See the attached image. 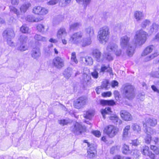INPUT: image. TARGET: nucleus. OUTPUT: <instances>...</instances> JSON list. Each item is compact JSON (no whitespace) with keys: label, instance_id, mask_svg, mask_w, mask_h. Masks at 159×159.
<instances>
[{"label":"nucleus","instance_id":"dca6fc26","mask_svg":"<svg viewBox=\"0 0 159 159\" xmlns=\"http://www.w3.org/2000/svg\"><path fill=\"white\" fill-rule=\"evenodd\" d=\"M120 114L121 118L125 120L129 121L132 119L130 114L125 110L121 111Z\"/></svg>","mask_w":159,"mask_h":159},{"label":"nucleus","instance_id":"4be33fe9","mask_svg":"<svg viewBox=\"0 0 159 159\" xmlns=\"http://www.w3.org/2000/svg\"><path fill=\"white\" fill-rule=\"evenodd\" d=\"M91 79L90 77L87 74H83L81 78V81L84 84H90V80Z\"/></svg>","mask_w":159,"mask_h":159},{"label":"nucleus","instance_id":"72a5a7b5","mask_svg":"<svg viewBox=\"0 0 159 159\" xmlns=\"http://www.w3.org/2000/svg\"><path fill=\"white\" fill-rule=\"evenodd\" d=\"M101 112L103 118L105 119V116L106 114L111 115L112 112L111 110V108L109 107H108L104 109H102L101 111Z\"/></svg>","mask_w":159,"mask_h":159},{"label":"nucleus","instance_id":"2f4dec72","mask_svg":"<svg viewBox=\"0 0 159 159\" xmlns=\"http://www.w3.org/2000/svg\"><path fill=\"white\" fill-rule=\"evenodd\" d=\"M34 38L35 41H37L45 42L47 41V39L46 38L42 36L40 34H35L34 36Z\"/></svg>","mask_w":159,"mask_h":159},{"label":"nucleus","instance_id":"79ce46f5","mask_svg":"<svg viewBox=\"0 0 159 159\" xmlns=\"http://www.w3.org/2000/svg\"><path fill=\"white\" fill-rule=\"evenodd\" d=\"M150 21L149 20L146 19L143 20L141 23V26L143 29L145 28L147 26L150 24Z\"/></svg>","mask_w":159,"mask_h":159},{"label":"nucleus","instance_id":"f8f14e48","mask_svg":"<svg viewBox=\"0 0 159 159\" xmlns=\"http://www.w3.org/2000/svg\"><path fill=\"white\" fill-rule=\"evenodd\" d=\"M88 147H89V148L87 151L88 156L89 158H93L97 153L96 147L94 146L92 144L89 143H88Z\"/></svg>","mask_w":159,"mask_h":159},{"label":"nucleus","instance_id":"338daca9","mask_svg":"<svg viewBox=\"0 0 159 159\" xmlns=\"http://www.w3.org/2000/svg\"><path fill=\"white\" fill-rule=\"evenodd\" d=\"M111 95L110 92L108 91L106 92H104L102 94V96L104 97H110Z\"/></svg>","mask_w":159,"mask_h":159},{"label":"nucleus","instance_id":"a18cd8bd","mask_svg":"<svg viewBox=\"0 0 159 159\" xmlns=\"http://www.w3.org/2000/svg\"><path fill=\"white\" fill-rule=\"evenodd\" d=\"M149 147L147 146H145L143 147L142 152V154L145 156H147L149 154L150 151H149Z\"/></svg>","mask_w":159,"mask_h":159},{"label":"nucleus","instance_id":"cd10ccee","mask_svg":"<svg viewBox=\"0 0 159 159\" xmlns=\"http://www.w3.org/2000/svg\"><path fill=\"white\" fill-rule=\"evenodd\" d=\"M100 68L97 66H95L93 68V71L91 73V75L92 77L95 79L98 77V71H99Z\"/></svg>","mask_w":159,"mask_h":159},{"label":"nucleus","instance_id":"2eb2a0df","mask_svg":"<svg viewBox=\"0 0 159 159\" xmlns=\"http://www.w3.org/2000/svg\"><path fill=\"white\" fill-rule=\"evenodd\" d=\"M67 35V32L65 28L63 27H61L58 30L56 36L58 39H60L65 38Z\"/></svg>","mask_w":159,"mask_h":159},{"label":"nucleus","instance_id":"f3484780","mask_svg":"<svg viewBox=\"0 0 159 159\" xmlns=\"http://www.w3.org/2000/svg\"><path fill=\"white\" fill-rule=\"evenodd\" d=\"M159 29V25L156 23H153L150 26L148 33L149 34H152L153 33H156Z\"/></svg>","mask_w":159,"mask_h":159},{"label":"nucleus","instance_id":"13d9d810","mask_svg":"<svg viewBox=\"0 0 159 159\" xmlns=\"http://www.w3.org/2000/svg\"><path fill=\"white\" fill-rule=\"evenodd\" d=\"M48 12V9L43 7H42L41 12V13L40 15L41 16H44L46 14H47Z\"/></svg>","mask_w":159,"mask_h":159},{"label":"nucleus","instance_id":"c03bdc74","mask_svg":"<svg viewBox=\"0 0 159 159\" xmlns=\"http://www.w3.org/2000/svg\"><path fill=\"white\" fill-rule=\"evenodd\" d=\"M132 128L134 131L138 133H139L141 131L140 127L137 124H133L132 125Z\"/></svg>","mask_w":159,"mask_h":159},{"label":"nucleus","instance_id":"864d4df0","mask_svg":"<svg viewBox=\"0 0 159 159\" xmlns=\"http://www.w3.org/2000/svg\"><path fill=\"white\" fill-rule=\"evenodd\" d=\"M133 156L135 158H137L139 156V152L137 150H134L132 152Z\"/></svg>","mask_w":159,"mask_h":159},{"label":"nucleus","instance_id":"de8ad7c7","mask_svg":"<svg viewBox=\"0 0 159 159\" xmlns=\"http://www.w3.org/2000/svg\"><path fill=\"white\" fill-rule=\"evenodd\" d=\"M130 128V126L129 125H127L125 127L123 130V137H125L127 136L128 133V131L129 130Z\"/></svg>","mask_w":159,"mask_h":159},{"label":"nucleus","instance_id":"20e7f679","mask_svg":"<svg viewBox=\"0 0 159 159\" xmlns=\"http://www.w3.org/2000/svg\"><path fill=\"white\" fill-rule=\"evenodd\" d=\"M15 34L13 30L12 29H7L3 33L4 38L7 40L8 44L11 47L14 46V42L12 39L15 36Z\"/></svg>","mask_w":159,"mask_h":159},{"label":"nucleus","instance_id":"4c0bfd02","mask_svg":"<svg viewBox=\"0 0 159 159\" xmlns=\"http://www.w3.org/2000/svg\"><path fill=\"white\" fill-rule=\"evenodd\" d=\"M71 0H60L59 4L62 7H65L68 5Z\"/></svg>","mask_w":159,"mask_h":159},{"label":"nucleus","instance_id":"680f3d73","mask_svg":"<svg viewBox=\"0 0 159 159\" xmlns=\"http://www.w3.org/2000/svg\"><path fill=\"white\" fill-rule=\"evenodd\" d=\"M92 133L95 136L98 137H99L101 135V133L99 131H92Z\"/></svg>","mask_w":159,"mask_h":159},{"label":"nucleus","instance_id":"c9c22d12","mask_svg":"<svg viewBox=\"0 0 159 159\" xmlns=\"http://www.w3.org/2000/svg\"><path fill=\"white\" fill-rule=\"evenodd\" d=\"M93 116V112L92 111H87L84 114V116L85 118L89 119H91Z\"/></svg>","mask_w":159,"mask_h":159},{"label":"nucleus","instance_id":"1a4fd4ad","mask_svg":"<svg viewBox=\"0 0 159 159\" xmlns=\"http://www.w3.org/2000/svg\"><path fill=\"white\" fill-rule=\"evenodd\" d=\"M52 64L55 67L60 69L64 66V60L60 57H56L52 61Z\"/></svg>","mask_w":159,"mask_h":159},{"label":"nucleus","instance_id":"423d86ee","mask_svg":"<svg viewBox=\"0 0 159 159\" xmlns=\"http://www.w3.org/2000/svg\"><path fill=\"white\" fill-rule=\"evenodd\" d=\"M87 102V99L84 97H81L76 99L74 103V107L77 109L83 108Z\"/></svg>","mask_w":159,"mask_h":159},{"label":"nucleus","instance_id":"774afa93","mask_svg":"<svg viewBox=\"0 0 159 159\" xmlns=\"http://www.w3.org/2000/svg\"><path fill=\"white\" fill-rule=\"evenodd\" d=\"M111 85L112 87L114 88L115 86H118V83L116 80H113L111 82Z\"/></svg>","mask_w":159,"mask_h":159},{"label":"nucleus","instance_id":"b1692460","mask_svg":"<svg viewBox=\"0 0 159 159\" xmlns=\"http://www.w3.org/2000/svg\"><path fill=\"white\" fill-rule=\"evenodd\" d=\"M146 124L145 123H143V124H146V125H149L151 126H155L157 124V121L156 119L154 118H148L147 119L146 121ZM148 127H147V128Z\"/></svg>","mask_w":159,"mask_h":159},{"label":"nucleus","instance_id":"9b49d317","mask_svg":"<svg viewBox=\"0 0 159 159\" xmlns=\"http://www.w3.org/2000/svg\"><path fill=\"white\" fill-rule=\"evenodd\" d=\"M92 55L98 62H101L103 61L104 57L102 55L101 52L97 49H94L92 52Z\"/></svg>","mask_w":159,"mask_h":159},{"label":"nucleus","instance_id":"6ab92c4d","mask_svg":"<svg viewBox=\"0 0 159 159\" xmlns=\"http://www.w3.org/2000/svg\"><path fill=\"white\" fill-rule=\"evenodd\" d=\"M126 48H127L126 50L127 55L129 57H132L134 53L135 47L129 44Z\"/></svg>","mask_w":159,"mask_h":159},{"label":"nucleus","instance_id":"c756f323","mask_svg":"<svg viewBox=\"0 0 159 159\" xmlns=\"http://www.w3.org/2000/svg\"><path fill=\"white\" fill-rule=\"evenodd\" d=\"M31 6V4L30 2H26L23 4L20 8L21 12L25 13Z\"/></svg>","mask_w":159,"mask_h":159},{"label":"nucleus","instance_id":"e433bc0d","mask_svg":"<svg viewBox=\"0 0 159 159\" xmlns=\"http://www.w3.org/2000/svg\"><path fill=\"white\" fill-rule=\"evenodd\" d=\"M122 151L123 154H128L130 153V151L129 149V147L127 145L124 144L122 148Z\"/></svg>","mask_w":159,"mask_h":159},{"label":"nucleus","instance_id":"69168bd1","mask_svg":"<svg viewBox=\"0 0 159 159\" xmlns=\"http://www.w3.org/2000/svg\"><path fill=\"white\" fill-rule=\"evenodd\" d=\"M114 52H115L116 55L117 56H119L121 54V50L120 49H118V48L116 51H114Z\"/></svg>","mask_w":159,"mask_h":159},{"label":"nucleus","instance_id":"3c124183","mask_svg":"<svg viewBox=\"0 0 159 159\" xmlns=\"http://www.w3.org/2000/svg\"><path fill=\"white\" fill-rule=\"evenodd\" d=\"M71 60L72 61L74 62L75 63L77 64L78 62L76 59V54L75 52H73L71 53Z\"/></svg>","mask_w":159,"mask_h":159},{"label":"nucleus","instance_id":"bb28decb","mask_svg":"<svg viewBox=\"0 0 159 159\" xmlns=\"http://www.w3.org/2000/svg\"><path fill=\"white\" fill-rule=\"evenodd\" d=\"M86 34L89 37L91 38L93 36L94 34V30L93 27H89L85 30Z\"/></svg>","mask_w":159,"mask_h":159},{"label":"nucleus","instance_id":"f704fd0d","mask_svg":"<svg viewBox=\"0 0 159 159\" xmlns=\"http://www.w3.org/2000/svg\"><path fill=\"white\" fill-rule=\"evenodd\" d=\"M110 119L114 123H116L117 125V123H118L119 125H120L122 123L121 120L119 119L118 117L116 115L110 116Z\"/></svg>","mask_w":159,"mask_h":159},{"label":"nucleus","instance_id":"49530a36","mask_svg":"<svg viewBox=\"0 0 159 159\" xmlns=\"http://www.w3.org/2000/svg\"><path fill=\"white\" fill-rule=\"evenodd\" d=\"M27 39V37L25 35H21L19 40L21 43H26Z\"/></svg>","mask_w":159,"mask_h":159},{"label":"nucleus","instance_id":"5fc2aeb1","mask_svg":"<svg viewBox=\"0 0 159 159\" xmlns=\"http://www.w3.org/2000/svg\"><path fill=\"white\" fill-rule=\"evenodd\" d=\"M37 30L40 32H43L44 30V27L42 24H39L37 26Z\"/></svg>","mask_w":159,"mask_h":159},{"label":"nucleus","instance_id":"412c9836","mask_svg":"<svg viewBox=\"0 0 159 159\" xmlns=\"http://www.w3.org/2000/svg\"><path fill=\"white\" fill-rule=\"evenodd\" d=\"M82 60L84 61V63L87 65H92L93 63V60L92 58L89 56H86L82 58Z\"/></svg>","mask_w":159,"mask_h":159},{"label":"nucleus","instance_id":"473e14b6","mask_svg":"<svg viewBox=\"0 0 159 159\" xmlns=\"http://www.w3.org/2000/svg\"><path fill=\"white\" fill-rule=\"evenodd\" d=\"M77 2L82 4L84 8L90 3L91 0H76Z\"/></svg>","mask_w":159,"mask_h":159},{"label":"nucleus","instance_id":"7c9ffc66","mask_svg":"<svg viewBox=\"0 0 159 159\" xmlns=\"http://www.w3.org/2000/svg\"><path fill=\"white\" fill-rule=\"evenodd\" d=\"M91 38L88 37L84 38L82 43L81 45L83 47H85L91 44Z\"/></svg>","mask_w":159,"mask_h":159},{"label":"nucleus","instance_id":"aec40b11","mask_svg":"<svg viewBox=\"0 0 159 159\" xmlns=\"http://www.w3.org/2000/svg\"><path fill=\"white\" fill-rule=\"evenodd\" d=\"M73 74V70L72 68L68 67L65 69L63 73L64 76L67 79H69Z\"/></svg>","mask_w":159,"mask_h":159},{"label":"nucleus","instance_id":"052dcab7","mask_svg":"<svg viewBox=\"0 0 159 159\" xmlns=\"http://www.w3.org/2000/svg\"><path fill=\"white\" fill-rule=\"evenodd\" d=\"M59 0H51L48 2V4L53 5L57 4Z\"/></svg>","mask_w":159,"mask_h":159},{"label":"nucleus","instance_id":"a19ab883","mask_svg":"<svg viewBox=\"0 0 159 159\" xmlns=\"http://www.w3.org/2000/svg\"><path fill=\"white\" fill-rule=\"evenodd\" d=\"M101 86L102 87V89H107L108 88H109L108 86H110L108 81L106 80H103Z\"/></svg>","mask_w":159,"mask_h":159},{"label":"nucleus","instance_id":"a211bd4d","mask_svg":"<svg viewBox=\"0 0 159 159\" xmlns=\"http://www.w3.org/2000/svg\"><path fill=\"white\" fill-rule=\"evenodd\" d=\"M26 20L29 22H38L43 20L42 18H35L33 15H29L25 18Z\"/></svg>","mask_w":159,"mask_h":159},{"label":"nucleus","instance_id":"f257e3e1","mask_svg":"<svg viewBox=\"0 0 159 159\" xmlns=\"http://www.w3.org/2000/svg\"><path fill=\"white\" fill-rule=\"evenodd\" d=\"M147 32L142 29L137 31L134 37V44L136 46H140L143 44L147 39Z\"/></svg>","mask_w":159,"mask_h":159},{"label":"nucleus","instance_id":"4d7b16f0","mask_svg":"<svg viewBox=\"0 0 159 159\" xmlns=\"http://www.w3.org/2000/svg\"><path fill=\"white\" fill-rule=\"evenodd\" d=\"M9 8L11 12H12L17 15L19 14V12L17 10L15 7L11 6L9 7Z\"/></svg>","mask_w":159,"mask_h":159},{"label":"nucleus","instance_id":"09e8293b","mask_svg":"<svg viewBox=\"0 0 159 159\" xmlns=\"http://www.w3.org/2000/svg\"><path fill=\"white\" fill-rule=\"evenodd\" d=\"M20 30L23 33H27L29 31V28L26 25H23L20 27Z\"/></svg>","mask_w":159,"mask_h":159},{"label":"nucleus","instance_id":"f03ea898","mask_svg":"<svg viewBox=\"0 0 159 159\" xmlns=\"http://www.w3.org/2000/svg\"><path fill=\"white\" fill-rule=\"evenodd\" d=\"M110 32L108 26H105L100 29L97 37L100 43L102 44H105L109 39Z\"/></svg>","mask_w":159,"mask_h":159},{"label":"nucleus","instance_id":"ddd939ff","mask_svg":"<svg viewBox=\"0 0 159 159\" xmlns=\"http://www.w3.org/2000/svg\"><path fill=\"white\" fill-rule=\"evenodd\" d=\"M143 127L145 128L144 131L147 134V136L145 137L144 140L145 143L148 144H149L151 141V136L150 135L151 133L148 131H150L151 128L150 127L147 128V125L146 124H143Z\"/></svg>","mask_w":159,"mask_h":159},{"label":"nucleus","instance_id":"9d476101","mask_svg":"<svg viewBox=\"0 0 159 159\" xmlns=\"http://www.w3.org/2000/svg\"><path fill=\"white\" fill-rule=\"evenodd\" d=\"M130 38L127 35H125L121 37L120 39V45L123 49L125 48L129 44V41Z\"/></svg>","mask_w":159,"mask_h":159},{"label":"nucleus","instance_id":"c85d7f7f","mask_svg":"<svg viewBox=\"0 0 159 159\" xmlns=\"http://www.w3.org/2000/svg\"><path fill=\"white\" fill-rule=\"evenodd\" d=\"M154 47L153 45L149 46L146 48L142 54V56H145L150 53L154 49Z\"/></svg>","mask_w":159,"mask_h":159},{"label":"nucleus","instance_id":"a878e982","mask_svg":"<svg viewBox=\"0 0 159 159\" xmlns=\"http://www.w3.org/2000/svg\"><path fill=\"white\" fill-rule=\"evenodd\" d=\"M100 103L101 105L102 106L108 105V106H113L116 103L113 100H102L100 101Z\"/></svg>","mask_w":159,"mask_h":159},{"label":"nucleus","instance_id":"58836bf2","mask_svg":"<svg viewBox=\"0 0 159 159\" xmlns=\"http://www.w3.org/2000/svg\"><path fill=\"white\" fill-rule=\"evenodd\" d=\"M80 25V23L79 22H75L71 24L70 25V30H76Z\"/></svg>","mask_w":159,"mask_h":159},{"label":"nucleus","instance_id":"5701e85b","mask_svg":"<svg viewBox=\"0 0 159 159\" xmlns=\"http://www.w3.org/2000/svg\"><path fill=\"white\" fill-rule=\"evenodd\" d=\"M134 16L136 21H138L141 20L143 17V14L140 11H136L134 13Z\"/></svg>","mask_w":159,"mask_h":159},{"label":"nucleus","instance_id":"6e6552de","mask_svg":"<svg viewBox=\"0 0 159 159\" xmlns=\"http://www.w3.org/2000/svg\"><path fill=\"white\" fill-rule=\"evenodd\" d=\"M83 33L81 31L75 33L70 37L69 41L71 42L77 44L80 42V39L83 36Z\"/></svg>","mask_w":159,"mask_h":159},{"label":"nucleus","instance_id":"6e6d98bb","mask_svg":"<svg viewBox=\"0 0 159 159\" xmlns=\"http://www.w3.org/2000/svg\"><path fill=\"white\" fill-rule=\"evenodd\" d=\"M119 149V147L118 146H114L112 147L111 149V153L113 154L117 152Z\"/></svg>","mask_w":159,"mask_h":159},{"label":"nucleus","instance_id":"4468645a","mask_svg":"<svg viewBox=\"0 0 159 159\" xmlns=\"http://www.w3.org/2000/svg\"><path fill=\"white\" fill-rule=\"evenodd\" d=\"M31 57L34 59H37L41 56L40 48L38 47L34 48L31 51Z\"/></svg>","mask_w":159,"mask_h":159},{"label":"nucleus","instance_id":"393cba45","mask_svg":"<svg viewBox=\"0 0 159 159\" xmlns=\"http://www.w3.org/2000/svg\"><path fill=\"white\" fill-rule=\"evenodd\" d=\"M118 48V46L115 43H110L107 47V50L108 52H114Z\"/></svg>","mask_w":159,"mask_h":159},{"label":"nucleus","instance_id":"8fccbe9b","mask_svg":"<svg viewBox=\"0 0 159 159\" xmlns=\"http://www.w3.org/2000/svg\"><path fill=\"white\" fill-rule=\"evenodd\" d=\"M110 69V68L109 67L106 66L104 65H102L101 67V69H100L99 73H104L106 71H107Z\"/></svg>","mask_w":159,"mask_h":159},{"label":"nucleus","instance_id":"7ed1b4c3","mask_svg":"<svg viewBox=\"0 0 159 159\" xmlns=\"http://www.w3.org/2000/svg\"><path fill=\"white\" fill-rule=\"evenodd\" d=\"M123 93L125 97L129 100L132 99L135 96L134 87L129 84H126L123 86Z\"/></svg>","mask_w":159,"mask_h":159},{"label":"nucleus","instance_id":"603ef678","mask_svg":"<svg viewBox=\"0 0 159 159\" xmlns=\"http://www.w3.org/2000/svg\"><path fill=\"white\" fill-rule=\"evenodd\" d=\"M41 7V6H39L34 7L33 9V13L35 14L38 15Z\"/></svg>","mask_w":159,"mask_h":159},{"label":"nucleus","instance_id":"0eeeda50","mask_svg":"<svg viewBox=\"0 0 159 159\" xmlns=\"http://www.w3.org/2000/svg\"><path fill=\"white\" fill-rule=\"evenodd\" d=\"M70 129L75 134L77 135L82 134L85 130V128L77 122L75 123L74 126L71 128Z\"/></svg>","mask_w":159,"mask_h":159},{"label":"nucleus","instance_id":"37998d69","mask_svg":"<svg viewBox=\"0 0 159 159\" xmlns=\"http://www.w3.org/2000/svg\"><path fill=\"white\" fill-rule=\"evenodd\" d=\"M159 55V53L157 52H155L153 54H152L150 56L146 57L145 58V61H149L154 57H157Z\"/></svg>","mask_w":159,"mask_h":159},{"label":"nucleus","instance_id":"ea45409f","mask_svg":"<svg viewBox=\"0 0 159 159\" xmlns=\"http://www.w3.org/2000/svg\"><path fill=\"white\" fill-rule=\"evenodd\" d=\"M17 50L20 52H23L27 50L28 48L24 43H20V46L18 47Z\"/></svg>","mask_w":159,"mask_h":159},{"label":"nucleus","instance_id":"bf43d9fd","mask_svg":"<svg viewBox=\"0 0 159 159\" xmlns=\"http://www.w3.org/2000/svg\"><path fill=\"white\" fill-rule=\"evenodd\" d=\"M59 123L62 126L66 125L68 123V120H61L59 121Z\"/></svg>","mask_w":159,"mask_h":159},{"label":"nucleus","instance_id":"39448f33","mask_svg":"<svg viewBox=\"0 0 159 159\" xmlns=\"http://www.w3.org/2000/svg\"><path fill=\"white\" fill-rule=\"evenodd\" d=\"M118 131V129L114 126L109 125L105 127L103 132L110 138H113L117 134Z\"/></svg>","mask_w":159,"mask_h":159},{"label":"nucleus","instance_id":"0e129e2a","mask_svg":"<svg viewBox=\"0 0 159 159\" xmlns=\"http://www.w3.org/2000/svg\"><path fill=\"white\" fill-rule=\"evenodd\" d=\"M151 76L153 77L159 78V73L157 72H153L151 73Z\"/></svg>","mask_w":159,"mask_h":159},{"label":"nucleus","instance_id":"e2e57ef3","mask_svg":"<svg viewBox=\"0 0 159 159\" xmlns=\"http://www.w3.org/2000/svg\"><path fill=\"white\" fill-rule=\"evenodd\" d=\"M105 57L106 59L108 61H111L113 60L112 57L111 56L109 53H107L105 54Z\"/></svg>","mask_w":159,"mask_h":159}]
</instances>
